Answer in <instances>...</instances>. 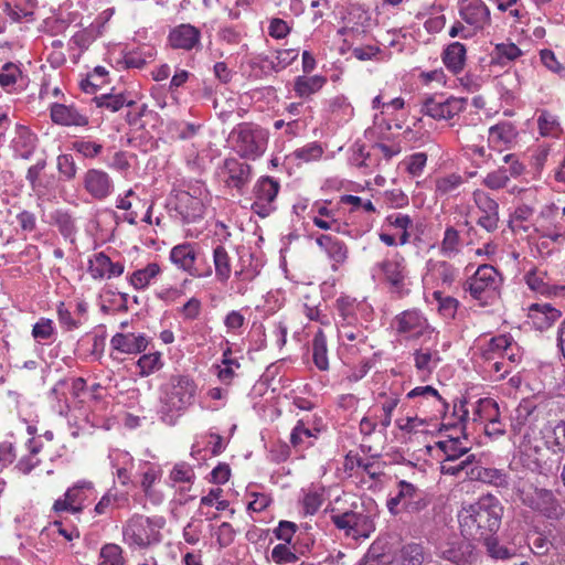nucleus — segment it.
<instances>
[{
  "instance_id": "obj_1",
  "label": "nucleus",
  "mask_w": 565,
  "mask_h": 565,
  "mask_svg": "<svg viewBox=\"0 0 565 565\" xmlns=\"http://www.w3.org/2000/svg\"><path fill=\"white\" fill-rule=\"evenodd\" d=\"M502 516L503 505L500 501L491 494L483 495L459 513L461 534L477 542L495 535L501 526Z\"/></svg>"
},
{
  "instance_id": "obj_2",
  "label": "nucleus",
  "mask_w": 565,
  "mask_h": 565,
  "mask_svg": "<svg viewBox=\"0 0 565 565\" xmlns=\"http://www.w3.org/2000/svg\"><path fill=\"white\" fill-rule=\"evenodd\" d=\"M196 391L198 386L189 375H171L160 387V419L167 425H174L194 403Z\"/></svg>"
},
{
  "instance_id": "obj_3",
  "label": "nucleus",
  "mask_w": 565,
  "mask_h": 565,
  "mask_svg": "<svg viewBox=\"0 0 565 565\" xmlns=\"http://www.w3.org/2000/svg\"><path fill=\"white\" fill-rule=\"evenodd\" d=\"M527 445L534 452L533 471L547 476L557 469L562 460V450L557 424L547 423L537 435L529 437Z\"/></svg>"
},
{
  "instance_id": "obj_4",
  "label": "nucleus",
  "mask_w": 565,
  "mask_h": 565,
  "mask_svg": "<svg viewBox=\"0 0 565 565\" xmlns=\"http://www.w3.org/2000/svg\"><path fill=\"white\" fill-rule=\"evenodd\" d=\"M163 525V518H148L136 514L125 525L122 535L130 544L148 547L161 541L160 530Z\"/></svg>"
},
{
  "instance_id": "obj_5",
  "label": "nucleus",
  "mask_w": 565,
  "mask_h": 565,
  "mask_svg": "<svg viewBox=\"0 0 565 565\" xmlns=\"http://www.w3.org/2000/svg\"><path fill=\"white\" fill-rule=\"evenodd\" d=\"M396 495L390 498L386 507L392 515H397L402 510L407 513H419L430 503L428 494L415 484L399 480Z\"/></svg>"
},
{
  "instance_id": "obj_6",
  "label": "nucleus",
  "mask_w": 565,
  "mask_h": 565,
  "mask_svg": "<svg viewBox=\"0 0 565 565\" xmlns=\"http://www.w3.org/2000/svg\"><path fill=\"white\" fill-rule=\"evenodd\" d=\"M499 271L488 264L480 265L472 277L463 285L465 291L478 300L481 306H488L499 287Z\"/></svg>"
},
{
  "instance_id": "obj_7",
  "label": "nucleus",
  "mask_w": 565,
  "mask_h": 565,
  "mask_svg": "<svg viewBox=\"0 0 565 565\" xmlns=\"http://www.w3.org/2000/svg\"><path fill=\"white\" fill-rule=\"evenodd\" d=\"M236 136V151L241 157L255 159L266 149V138L262 129L252 124H239L233 131Z\"/></svg>"
},
{
  "instance_id": "obj_8",
  "label": "nucleus",
  "mask_w": 565,
  "mask_h": 565,
  "mask_svg": "<svg viewBox=\"0 0 565 565\" xmlns=\"http://www.w3.org/2000/svg\"><path fill=\"white\" fill-rule=\"evenodd\" d=\"M279 189L280 184L274 178H259L253 188L252 211L263 218L269 216L276 210L275 201Z\"/></svg>"
},
{
  "instance_id": "obj_9",
  "label": "nucleus",
  "mask_w": 565,
  "mask_h": 565,
  "mask_svg": "<svg viewBox=\"0 0 565 565\" xmlns=\"http://www.w3.org/2000/svg\"><path fill=\"white\" fill-rule=\"evenodd\" d=\"M467 99L448 97L443 98L441 95L428 96L423 102L422 113L434 119H451L459 113L463 111Z\"/></svg>"
},
{
  "instance_id": "obj_10",
  "label": "nucleus",
  "mask_w": 565,
  "mask_h": 565,
  "mask_svg": "<svg viewBox=\"0 0 565 565\" xmlns=\"http://www.w3.org/2000/svg\"><path fill=\"white\" fill-rule=\"evenodd\" d=\"M377 267L384 275V280L388 284L390 292L397 298H403L409 294L407 269L404 259H385L377 264Z\"/></svg>"
},
{
  "instance_id": "obj_11",
  "label": "nucleus",
  "mask_w": 565,
  "mask_h": 565,
  "mask_svg": "<svg viewBox=\"0 0 565 565\" xmlns=\"http://www.w3.org/2000/svg\"><path fill=\"white\" fill-rule=\"evenodd\" d=\"M170 259L175 266L193 277H207L212 274L211 266L201 267L198 264L199 254L190 243L174 246L170 252Z\"/></svg>"
},
{
  "instance_id": "obj_12",
  "label": "nucleus",
  "mask_w": 565,
  "mask_h": 565,
  "mask_svg": "<svg viewBox=\"0 0 565 565\" xmlns=\"http://www.w3.org/2000/svg\"><path fill=\"white\" fill-rule=\"evenodd\" d=\"M168 205L183 223H193L202 218L205 210L202 200L186 191L177 192L174 199L170 200Z\"/></svg>"
},
{
  "instance_id": "obj_13",
  "label": "nucleus",
  "mask_w": 565,
  "mask_h": 565,
  "mask_svg": "<svg viewBox=\"0 0 565 565\" xmlns=\"http://www.w3.org/2000/svg\"><path fill=\"white\" fill-rule=\"evenodd\" d=\"M470 537L456 539L446 543L441 557L455 565H472L477 559L476 547Z\"/></svg>"
},
{
  "instance_id": "obj_14",
  "label": "nucleus",
  "mask_w": 565,
  "mask_h": 565,
  "mask_svg": "<svg viewBox=\"0 0 565 565\" xmlns=\"http://www.w3.org/2000/svg\"><path fill=\"white\" fill-rule=\"evenodd\" d=\"M94 489L93 482L81 480L65 492V499H58L54 502L55 512L67 511L73 514L79 513L84 509L83 502L86 499V491Z\"/></svg>"
},
{
  "instance_id": "obj_15",
  "label": "nucleus",
  "mask_w": 565,
  "mask_h": 565,
  "mask_svg": "<svg viewBox=\"0 0 565 565\" xmlns=\"http://www.w3.org/2000/svg\"><path fill=\"white\" fill-rule=\"evenodd\" d=\"M473 200L478 209L482 213L477 221V224L484 228L487 232H494L499 223V204L487 193L476 191Z\"/></svg>"
},
{
  "instance_id": "obj_16",
  "label": "nucleus",
  "mask_w": 565,
  "mask_h": 565,
  "mask_svg": "<svg viewBox=\"0 0 565 565\" xmlns=\"http://www.w3.org/2000/svg\"><path fill=\"white\" fill-rule=\"evenodd\" d=\"M200 40L201 31L191 24H180L173 28L168 36L171 47L184 51L200 46Z\"/></svg>"
},
{
  "instance_id": "obj_17",
  "label": "nucleus",
  "mask_w": 565,
  "mask_h": 565,
  "mask_svg": "<svg viewBox=\"0 0 565 565\" xmlns=\"http://www.w3.org/2000/svg\"><path fill=\"white\" fill-rule=\"evenodd\" d=\"M460 17L478 30L490 22V10L482 0H461Z\"/></svg>"
},
{
  "instance_id": "obj_18",
  "label": "nucleus",
  "mask_w": 565,
  "mask_h": 565,
  "mask_svg": "<svg viewBox=\"0 0 565 565\" xmlns=\"http://www.w3.org/2000/svg\"><path fill=\"white\" fill-rule=\"evenodd\" d=\"M85 190L96 200L106 199L113 191L109 175L98 169H89L84 177Z\"/></svg>"
},
{
  "instance_id": "obj_19",
  "label": "nucleus",
  "mask_w": 565,
  "mask_h": 565,
  "mask_svg": "<svg viewBox=\"0 0 565 565\" xmlns=\"http://www.w3.org/2000/svg\"><path fill=\"white\" fill-rule=\"evenodd\" d=\"M562 316V312L550 303H532L529 307V318L539 331L548 329Z\"/></svg>"
},
{
  "instance_id": "obj_20",
  "label": "nucleus",
  "mask_w": 565,
  "mask_h": 565,
  "mask_svg": "<svg viewBox=\"0 0 565 565\" xmlns=\"http://www.w3.org/2000/svg\"><path fill=\"white\" fill-rule=\"evenodd\" d=\"M51 119L53 122L62 126H86L88 118L82 115L75 107L64 104H53L51 106Z\"/></svg>"
},
{
  "instance_id": "obj_21",
  "label": "nucleus",
  "mask_w": 565,
  "mask_h": 565,
  "mask_svg": "<svg viewBox=\"0 0 565 565\" xmlns=\"http://www.w3.org/2000/svg\"><path fill=\"white\" fill-rule=\"evenodd\" d=\"M546 271H540L533 268L524 275V280L529 288L544 296H559L565 292V286L551 285L545 280Z\"/></svg>"
},
{
  "instance_id": "obj_22",
  "label": "nucleus",
  "mask_w": 565,
  "mask_h": 565,
  "mask_svg": "<svg viewBox=\"0 0 565 565\" xmlns=\"http://www.w3.org/2000/svg\"><path fill=\"white\" fill-rule=\"evenodd\" d=\"M88 271L94 278L118 277L124 273L121 263H113L105 253H98L95 258L89 260Z\"/></svg>"
},
{
  "instance_id": "obj_23",
  "label": "nucleus",
  "mask_w": 565,
  "mask_h": 565,
  "mask_svg": "<svg viewBox=\"0 0 565 565\" xmlns=\"http://www.w3.org/2000/svg\"><path fill=\"white\" fill-rule=\"evenodd\" d=\"M224 170L228 174L227 184L233 185L237 190H242L248 183L252 174V167L235 158H230L224 161Z\"/></svg>"
},
{
  "instance_id": "obj_24",
  "label": "nucleus",
  "mask_w": 565,
  "mask_h": 565,
  "mask_svg": "<svg viewBox=\"0 0 565 565\" xmlns=\"http://www.w3.org/2000/svg\"><path fill=\"white\" fill-rule=\"evenodd\" d=\"M110 344L113 349L127 354L140 353L146 350L148 339L143 334L135 335L134 333H116Z\"/></svg>"
},
{
  "instance_id": "obj_25",
  "label": "nucleus",
  "mask_w": 565,
  "mask_h": 565,
  "mask_svg": "<svg viewBox=\"0 0 565 565\" xmlns=\"http://www.w3.org/2000/svg\"><path fill=\"white\" fill-rule=\"evenodd\" d=\"M461 437H451L436 443L437 448L445 454L446 461H456L470 450L465 426L461 427Z\"/></svg>"
},
{
  "instance_id": "obj_26",
  "label": "nucleus",
  "mask_w": 565,
  "mask_h": 565,
  "mask_svg": "<svg viewBox=\"0 0 565 565\" xmlns=\"http://www.w3.org/2000/svg\"><path fill=\"white\" fill-rule=\"evenodd\" d=\"M468 479L493 484L500 488H507L509 486L508 475L503 472V470L486 468L475 463L473 467L468 470Z\"/></svg>"
},
{
  "instance_id": "obj_27",
  "label": "nucleus",
  "mask_w": 565,
  "mask_h": 565,
  "mask_svg": "<svg viewBox=\"0 0 565 565\" xmlns=\"http://www.w3.org/2000/svg\"><path fill=\"white\" fill-rule=\"evenodd\" d=\"M482 413H486L489 417V424L486 426V434L489 436H500L504 434V429L501 427L500 420L498 419L499 406L491 398H481L478 402L476 414L482 418Z\"/></svg>"
},
{
  "instance_id": "obj_28",
  "label": "nucleus",
  "mask_w": 565,
  "mask_h": 565,
  "mask_svg": "<svg viewBox=\"0 0 565 565\" xmlns=\"http://www.w3.org/2000/svg\"><path fill=\"white\" fill-rule=\"evenodd\" d=\"M522 54L521 49L512 42L498 43L489 54L490 65L507 66L509 63L522 56Z\"/></svg>"
},
{
  "instance_id": "obj_29",
  "label": "nucleus",
  "mask_w": 565,
  "mask_h": 565,
  "mask_svg": "<svg viewBox=\"0 0 565 565\" xmlns=\"http://www.w3.org/2000/svg\"><path fill=\"white\" fill-rule=\"evenodd\" d=\"M516 136V128L509 121H502L489 128V142L493 148L509 146L515 140Z\"/></svg>"
},
{
  "instance_id": "obj_30",
  "label": "nucleus",
  "mask_w": 565,
  "mask_h": 565,
  "mask_svg": "<svg viewBox=\"0 0 565 565\" xmlns=\"http://www.w3.org/2000/svg\"><path fill=\"white\" fill-rule=\"evenodd\" d=\"M443 62L454 74L463 70L466 62V47L460 42L450 43L443 53Z\"/></svg>"
},
{
  "instance_id": "obj_31",
  "label": "nucleus",
  "mask_w": 565,
  "mask_h": 565,
  "mask_svg": "<svg viewBox=\"0 0 565 565\" xmlns=\"http://www.w3.org/2000/svg\"><path fill=\"white\" fill-rule=\"evenodd\" d=\"M93 102L99 108H106L111 113H116L121 109L124 106L132 108L136 105V102L131 98H128L126 93L118 94H102L99 96H95Z\"/></svg>"
},
{
  "instance_id": "obj_32",
  "label": "nucleus",
  "mask_w": 565,
  "mask_h": 565,
  "mask_svg": "<svg viewBox=\"0 0 565 565\" xmlns=\"http://www.w3.org/2000/svg\"><path fill=\"white\" fill-rule=\"evenodd\" d=\"M479 543L483 545L487 555L495 561H505L514 555L513 548L500 542L498 533L479 541Z\"/></svg>"
},
{
  "instance_id": "obj_33",
  "label": "nucleus",
  "mask_w": 565,
  "mask_h": 565,
  "mask_svg": "<svg viewBox=\"0 0 565 565\" xmlns=\"http://www.w3.org/2000/svg\"><path fill=\"white\" fill-rule=\"evenodd\" d=\"M327 83V78L323 76H298L295 79L294 90L297 96L305 98L320 90Z\"/></svg>"
},
{
  "instance_id": "obj_34",
  "label": "nucleus",
  "mask_w": 565,
  "mask_h": 565,
  "mask_svg": "<svg viewBox=\"0 0 565 565\" xmlns=\"http://www.w3.org/2000/svg\"><path fill=\"white\" fill-rule=\"evenodd\" d=\"M430 554L418 543L405 544L401 550L402 565H423Z\"/></svg>"
},
{
  "instance_id": "obj_35",
  "label": "nucleus",
  "mask_w": 565,
  "mask_h": 565,
  "mask_svg": "<svg viewBox=\"0 0 565 565\" xmlns=\"http://www.w3.org/2000/svg\"><path fill=\"white\" fill-rule=\"evenodd\" d=\"M527 544L537 556H545L555 547L554 537H552L551 532L533 531L527 535Z\"/></svg>"
},
{
  "instance_id": "obj_36",
  "label": "nucleus",
  "mask_w": 565,
  "mask_h": 565,
  "mask_svg": "<svg viewBox=\"0 0 565 565\" xmlns=\"http://www.w3.org/2000/svg\"><path fill=\"white\" fill-rule=\"evenodd\" d=\"M213 260L217 280L226 282L231 276V257L223 245H217L213 250Z\"/></svg>"
},
{
  "instance_id": "obj_37",
  "label": "nucleus",
  "mask_w": 565,
  "mask_h": 565,
  "mask_svg": "<svg viewBox=\"0 0 565 565\" xmlns=\"http://www.w3.org/2000/svg\"><path fill=\"white\" fill-rule=\"evenodd\" d=\"M396 323L399 333L419 332L424 327V319L418 311L407 310L396 317Z\"/></svg>"
},
{
  "instance_id": "obj_38",
  "label": "nucleus",
  "mask_w": 565,
  "mask_h": 565,
  "mask_svg": "<svg viewBox=\"0 0 565 565\" xmlns=\"http://www.w3.org/2000/svg\"><path fill=\"white\" fill-rule=\"evenodd\" d=\"M327 351V338L323 331L319 330L312 340V359L316 366L321 371H326L329 367Z\"/></svg>"
},
{
  "instance_id": "obj_39",
  "label": "nucleus",
  "mask_w": 565,
  "mask_h": 565,
  "mask_svg": "<svg viewBox=\"0 0 565 565\" xmlns=\"http://www.w3.org/2000/svg\"><path fill=\"white\" fill-rule=\"evenodd\" d=\"M160 273V266L157 263H149L145 268L138 269L130 276V284L136 289L147 287L151 279L157 277Z\"/></svg>"
},
{
  "instance_id": "obj_40",
  "label": "nucleus",
  "mask_w": 565,
  "mask_h": 565,
  "mask_svg": "<svg viewBox=\"0 0 565 565\" xmlns=\"http://www.w3.org/2000/svg\"><path fill=\"white\" fill-rule=\"evenodd\" d=\"M347 21L352 24L351 29L360 31V28L370 25L371 17L366 9L359 3H351L348 8Z\"/></svg>"
},
{
  "instance_id": "obj_41",
  "label": "nucleus",
  "mask_w": 565,
  "mask_h": 565,
  "mask_svg": "<svg viewBox=\"0 0 565 565\" xmlns=\"http://www.w3.org/2000/svg\"><path fill=\"white\" fill-rule=\"evenodd\" d=\"M100 562L98 565H124L125 557L122 556V548L114 543L105 544L99 553Z\"/></svg>"
},
{
  "instance_id": "obj_42",
  "label": "nucleus",
  "mask_w": 565,
  "mask_h": 565,
  "mask_svg": "<svg viewBox=\"0 0 565 565\" xmlns=\"http://www.w3.org/2000/svg\"><path fill=\"white\" fill-rule=\"evenodd\" d=\"M476 461L475 455H468L466 459L461 460L457 465H451L452 461H446V459L441 462L440 471L443 475L455 476L458 477L461 472L466 473L468 478V470L473 467Z\"/></svg>"
},
{
  "instance_id": "obj_43",
  "label": "nucleus",
  "mask_w": 565,
  "mask_h": 565,
  "mask_svg": "<svg viewBox=\"0 0 565 565\" xmlns=\"http://www.w3.org/2000/svg\"><path fill=\"white\" fill-rule=\"evenodd\" d=\"M31 334L38 343H41L43 341H51L55 335V328L53 321L47 318H41L33 326Z\"/></svg>"
},
{
  "instance_id": "obj_44",
  "label": "nucleus",
  "mask_w": 565,
  "mask_h": 565,
  "mask_svg": "<svg viewBox=\"0 0 565 565\" xmlns=\"http://www.w3.org/2000/svg\"><path fill=\"white\" fill-rule=\"evenodd\" d=\"M537 126L542 136L556 135L561 130L556 117L545 109L541 110L539 115Z\"/></svg>"
},
{
  "instance_id": "obj_45",
  "label": "nucleus",
  "mask_w": 565,
  "mask_h": 565,
  "mask_svg": "<svg viewBox=\"0 0 565 565\" xmlns=\"http://www.w3.org/2000/svg\"><path fill=\"white\" fill-rule=\"evenodd\" d=\"M22 76V71L12 62L6 63L0 72V86L4 89L13 86L18 78Z\"/></svg>"
},
{
  "instance_id": "obj_46",
  "label": "nucleus",
  "mask_w": 565,
  "mask_h": 565,
  "mask_svg": "<svg viewBox=\"0 0 565 565\" xmlns=\"http://www.w3.org/2000/svg\"><path fill=\"white\" fill-rule=\"evenodd\" d=\"M13 148L15 150L34 149L35 136L24 126H17V138L13 140Z\"/></svg>"
},
{
  "instance_id": "obj_47",
  "label": "nucleus",
  "mask_w": 565,
  "mask_h": 565,
  "mask_svg": "<svg viewBox=\"0 0 565 565\" xmlns=\"http://www.w3.org/2000/svg\"><path fill=\"white\" fill-rule=\"evenodd\" d=\"M338 332L340 339L349 342L358 341L359 343H365L367 340V335L362 329L353 327L352 323L349 322H342Z\"/></svg>"
},
{
  "instance_id": "obj_48",
  "label": "nucleus",
  "mask_w": 565,
  "mask_h": 565,
  "mask_svg": "<svg viewBox=\"0 0 565 565\" xmlns=\"http://www.w3.org/2000/svg\"><path fill=\"white\" fill-rule=\"evenodd\" d=\"M415 397H424V398L433 397L435 404L441 406L445 409L448 407V404L443 399V397L439 395L438 391L430 385L417 386L407 393V398H415Z\"/></svg>"
},
{
  "instance_id": "obj_49",
  "label": "nucleus",
  "mask_w": 565,
  "mask_h": 565,
  "mask_svg": "<svg viewBox=\"0 0 565 565\" xmlns=\"http://www.w3.org/2000/svg\"><path fill=\"white\" fill-rule=\"evenodd\" d=\"M137 364L140 367V375H149L161 367V355L159 352L143 354L139 358Z\"/></svg>"
},
{
  "instance_id": "obj_50",
  "label": "nucleus",
  "mask_w": 565,
  "mask_h": 565,
  "mask_svg": "<svg viewBox=\"0 0 565 565\" xmlns=\"http://www.w3.org/2000/svg\"><path fill=\"white\" fill-rule=\"evenodd\" d=\"M57 170L66 181L73 180L77 172L73 156L70 153L60 154L57 157Z\"/></svg>"
},
{
  "instance_id": "obj_51",
  "label": "nucleus",
  "mask_w": 565,
  "mask_h": 565,
  "mask_svg": "<svg viewBox=\"0 0 565 565\" xmlns=\"http://www.w3.org/2000/svg\"><path fill=\"white\" fill-rule=\"evenodd\" d=\"M427 154L425 152H416L407 157L403 163L406 171L413 177H419L426 166Z\"/></svg>"
},
{
  "instance_id": "obj_52",
  "label": "nucleus",
  "mask_w": 565,
  "mask_h": 565,
  "mask_svg": "<svg viewBox=\"0 0 565 565\" xmlns=\"http://www.w3.org/2000/svg\"><path fill=\"white\" fill-rule=\"evenodd\" d=\"M510 177L505 168H499L498 170L488 173L483 180V184L491 190H499L507 185Z\"/></svg>"
},
{
  "instance_id": "obj_53",
  "label": "nucleus",
  "mask_w": 565,
  "mask_h": 565,
  "mask_svg": "<svg viewBox=\"0 0 565 565\" xmlns=\"http://www.w3.org/2000/svg\"><path fill=\"white\" fill-rule=\"evenodd\" d=\"M323 153L322 147L318 142L308 143L294 151V156L305 162L318 160Z\"/></svg>"
},
{
  "instance_id": "obj_54",
  "label": "nucleus",
  "mask_w": 565,
  "mask_h": 565,
  "mask_svg": "<svg viewBox=\"0 0 565 565\" xmlns=\"http://www.w3.org/2000/svg\"><path fill=\"white\" fill-rule=\"evenodd\" d=\"M335 308L343 322L352 323L356 319L354 315V299L340 297L335 301Z\"/></svg>"
},
{
  "instance_id": "obj_55",
  "label": "nucleus",
  "mask_w": 565,
  "mask_h": 565,
  "mask_svg": "<svg viewBox=\"0 0 565 565\" xmlns=\"http://www.w3.org/2000/svg\"><path fill=\"white\" fill-rule=\"evenodd\" d=\"M54 222L64 237H70L75 232L74 220L67 212L56 211Z\"/></svg>"
},
{
  "instance_id": "obj_56",
  "label": "nucleus",
  "mask_w": 565,
  "mask_h": 565,
  "mask_svg": "<svg viewBox=\"0 0 565 565\" xmlns=\"http://www.w3.org/2000/svg\"><path fill=\"white\" fill-rule=\"evenodd\" d=\"M298 57V50L285 49L277 51L276 62H271V68L279 72L289 66Z\"/></svg>"
},
{
  "instance_id": "obj_57",
  "label": "nucleus",
  "mask_w": 565,
  "mask_h": 565,
  "mask_svg": "<svg viewBox=\"0 0 565 565\" xmlns=\"http://www.w3.org/2000/svg\"><path fill=\"white\" fill-rule=\"evenodd\" d=\"M152 58V53L131 51L125 54L124 64L126 68H142L147 64V60Z\"/></svg>"
},
{
  "instance_id": "obj_58",
  "label": "nucleus",
  "mask_w": 565,
  "mask_h": 565,
  "mask_svg": "<svg viewBox=\"0 0 565 565\" xmlns=\"http://www.w3.org/2000/svg\"><path fill=\"white\" fill-rule=\"evenodd\" d=\"M170 478L174 482H192L195 473L189 463L180 462L173 467Z\"/></svg>"
},
{
  "instance_id": "obj_59",
  "label": "nucleus",
  "mask_w": 565,
  "mask_h": 565,
  "mask_svg": "<svg viewBox=\"0 0 565 565\" xmlns=\"http://www.w3.org/2000/svg\"><path fill=\"white\" fill-rule=\"evenodd\" d=\"M72 148L85 158H95L103 150V146L100 143L87 140H76L72 143Z\"/></svg>"
},
{
  "instance_id": "obj_60",
  "label": "nucleus",
  "mask_w": 565,
  "mask_h": 565,
  "mask_svg": "<svg viewBox=\"0 0 565 565\" xmlns=\"http://www.w3.org/2000/svg\"><path fill=\"white\" fill-rule=\"evenodd\" d=\"M329 258L333 262L332 268L337 269V265L343 264L348 258V247L339 239H335L327 252Z\"/></svg>"
},
{
  "instance_id": "obj_61",
  "label": "nucleus",
  "mask_w": 565,
  "mask_h": 565,
  "mask_svg": "<svg viewBox=\"0 0 565 565\" xmlns=\"http://www.w3.org/2000/svg\"><path fill=\"white\" fill-rule=\"evenodd\" d=\"M371 523L370 518L362 513L354 512V518L351 520L350 535L352 537L367 536V525Z\"/></svg>"
},
{
  "instance_id": "obj_62",
  "label": "nucleus",
  "mask_w": 565,
  "mask_h": 565,
  "mask_svg": "<svg viewBox=\"0 0 565 565\" xmlns=\"http://www.w3.org/2000/svg\"><path fill=\"white\" fill-rule=\"evenodd\" d=\"M462 182L460 175L450 174L436 181V192L445 195L458 188Z\"/></svg>"
},
{
  "instance_id": "obj_63",
  "label": "nucleus",
  "mask_w": 565,
  "mask_h": 565,
  "mask_svg": "<svg viewBox=\"0 0 565 565\" xmlns=\"http://www.w3.org/2000/svg\"><path fill=\"white\" fill-rule=\"evenodd\" d=\"M216 541L221 548L230 546L235 539L236 531L228 522H223L215 533Z\"/></svg>"
},
{
  "instance_id": "obj_64",
  "label": "nucleus",
  "mask_w": 565,
  "mask_h": 565,
  "mask_svg": "<svg viewBox=\"0 0 565 565\" xmlns=\"http://www.w3.org/2000/svg\"><path fill=\"white\" fill-rule=\"evenodd\" d=\"M271 558L276 563H295L297 555L291 552L287 544H277L271 551Z\"/></svg>"
}]
</instances>
